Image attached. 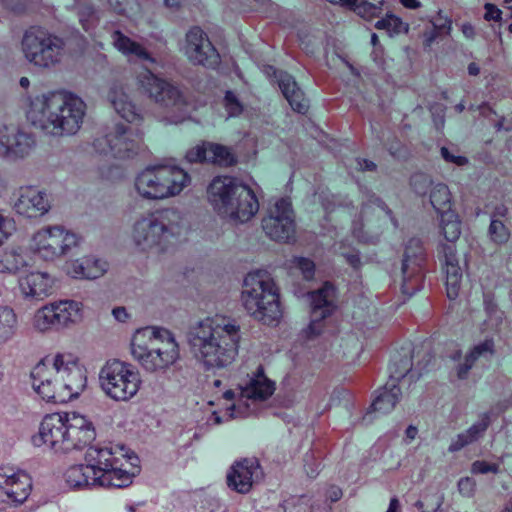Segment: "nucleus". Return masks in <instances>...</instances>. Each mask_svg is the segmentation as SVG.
I'll return each mask as SVG.
<instances>
[{
	"label": "nucleus",
	"instance_id": "nucleus-1",
	"mask_svg": "<svg viewBox=\"0 0 512 512\" xmlns=\"http://www.w3.org/2000/svg\"><path fill=\"white\" fill-rule=\"evenodd\" d=\"M85 463L68 467L63 478L72 489L124 488L132 483L137 471L136 456H128L123 447L92 445L85 453Z\"/></svg>",
	"mask_w": 512,
	"mask_h": 512
},
{
	"label": "nucleus",
	"instance_id": "nucleus-2",
	"mask_svg": "<svg viewBox=\"0 0 512 512\" xmlns=\"http://www.w3.org/2000/svg\"><path fill=\"white\" fill-rule=\"evenodd\" d=\"M187 339L192 354L205 369H223L238 355L241 331L234 320L208 317L190 327Z\"/></svg>",
	"mask_w": 512,
	"mask_h": 512
},
{
	"label": "nucleus",
	"instance_id": "nucleus-3",
	"mask_svg": "<svg viewBox=\"0 0 512 512\" xmlns=\"http://www.w3.org/2000/svg\"><path fill=\"white\" fill-rule=\"evenodd\" d=\"M86 104L66 90H53L30 100L27 118L33 126L52 136L76 134L82 126Z\"/></svg>",
	"mask_w": 512,
	"mask_h": 512
},
{
	"label": "nucleus",
	"instance_id": "nucleus-4",
	"mask_svg": "<svg viewBox=\"0 0 512 512\" xmlns=\"http://www.w3.org/2000/svg\"><path fill=\"white\" fill-rule=\"evenodd\" d=\"M51 369L38 363L31 373L32 387L43 400L65 403L77 398L86 388V370L71 352H57L51 359Z\"/></svg>",
	"mask_w": 512,
	"mask_h": 512
},
{
	"label": "nucleus",
	"instance_id": "nucleus-5",
	"mask_svg": "<svg viewBox=\"0 0 512 512\" xmlns=\"http://www.w3.org/2000/svg\"><path fill=\"white\" fill-rule=\"evenodd\" d=\"M188 230L184 214L166 207L140 215L132 224L130 239L135 248L146 253H163L183 238Z\"/></svg>",
	"mask_w": 512,
	"mask_h": 512
},
{
	"label": "nucleus",
	"instance_id": "nucleus-6",
	"mask_svg": "<svg viewBox=\"0 0 512 512\" xmlns=\"http://www.w3.org/2000/svg\"><path fill=\"white\" fill-rule=\"evenodd\" d=\"M133 358L148 372L165 371L179 359V345L167 329L144 327L138 329L131 341Z\"/></svg>",
	"mask_w": 512,
	"mask_h": 512
},
{
	"label": "nucleus",
	"instance_id": "nucleus-7",
	"mask_svg": "<svg viewBox=\"0 0 512 512\" xmlns=\"http://www.w3.org/2000/svg\"><path fill=\"white\" fill-rule=\"evenodd\" d=\"M207 196L220 216L241 223L249 221L259 210L253 190L229 176L215 177L208 186Z\"/></svg>",
	"mask_w": 512,
	"mask_h": 512
},
{
	"label": "nucleus",
	"instance_id": "nucleus-8",
	"mask_svg": "<svg viewBox=\"0 0 512 512\" xmlns=\"http://www.w3.org/2000/svg\"><path fill=\"white\" fill-rule=\"evenodd\" d=\"M241 302L251 317L265 325H277L282 318L278 287L265 270H255L245 276Z\"/></svg>",
	"mask_w": 512,
	"mask_h": 512
},
{
	"label": "nucleus",
	"instance_id": "nucleus-9",
	"mask_svg": "<svg viewBox=\"0 0 512 512\" xmlns=\"http://www.w3.org/2000/svg\"><path fill=\"white\" fill-rule=\"evenodd\" d=\"M189 174L175 165L148 166L135 178L134 187L144 200L159 201L178 196L189 184Z\"/></svg>",
	"mask_w": 512,
	"mask_h": 512
},
{
	"label": "nucleus",
	"instance_id": "nucleus-10",
	"mask_svg": "<svg viewBox=\"0 0 512 512\" xmlns=\"http://www.w3.org/2000/svg\"><path fill=\"white\" fill-rule=\"evenodd\" d=\"M275 391V383L268 379L261 366L249 377L247 383L239 388L237 399L236 393L227 390L223 397L231 403L226 407L224 417L221 418L218 412H213L211 420L215 424L233 418H246L258 410V403L268 399Z\"/></svg>",
	"mask_w": 512,
	"mask_h": 512
},
{
	"label": "nucleus",
	"instance_id": "nucleus-11",
	"mask_svg": "<svg viewBox=\"0 0 512 512\" xmlns=\"http://www.w3.org/2000/svg\"><path fill=\"white\" fill-rule=\"evenodd\" d=\"M24 59L39 70H53L60 66L67 56L65 40L42 28L27 29L21 39Z\"/></svg>",
	"mask_w": 512,
	"mask_h": 512
},
{
	"label": "nucleus",
	"instance_id": "nucleus-12",
	"mask_svg": "<svg viewBox=\"0 0 512 512\" xmlns=\"http://www.w3.org/2000/svg\"><path fill=\"white\" fill-rule=\"evenodd\" d=\"M440 230L449 244H440L438 257L446 275V292L449 299L459 295L462 270L456 255V242L461 235V221L454 211H446L440 215Z\"/></svg>",
	"mask_w": 512,
	"mask_h": 512
},
{
	"label": "nucleus",
	"instance_id": "nucleus-13",
	"mask_svg": "<svg viewBox=\"0 0 512 512\" xmlns=\"http://www.w3.org/2000/svg\"><path fill=\"white\" fill-rule=\"evenodd\" d=\"M100 387L107 397L127 402L140 390L142 380L138 370L129 363L110 360L99 372Z\"/></svg>",
	"mask_w": 512,
	"mask_h": 512
},
{
	"label": "nucleus",
	"instance_id": "nucleus-14",
	"mask_svg": "<svg viewBox=\"0 0 512 512\" xmlns=\"http://www.w3.org/2000/svg\"><path fill=\"white\" fill-rule=\"evenodd\" d=\"M92 146L98 154L111 155L117 159H130L143 149L142 133L122 123L105 127L93 140Z\"/></svg>",
	"mask_w": 512,
	"mask_h": 512
},
{
	"label": "nucleus",
	"instance_id": "nucleus-15",
	"mask_svg": "<svg viewBox=\"0 0 512 512\" xmlns=\"http://www.w3.org/2000/svg\"><path fill=\"white\" fill-rule=\"evenodd\" d=\"M80 243V237L62 225H48L37 230L29 242V250L46 262L68 255Z\"/></svg>",
	"mask_w": 512,
	"mask_h": 512
},
{
	"label": "nucleus",
	"instance_id": "nucleus-16",
	"mask_svg": "<svg viewBox=\"0 0 512 512\" xmlns=\"http://www.w3.org/2000/svg\"><path fill=\"white\" fill-rule=\"evenodd\" d=\"M136 81L139 89L161 106L180 109L185 104L183 95L176 86L148 69L141 70Z\"/></svg>",
	"mask_w": 512,
	"mask_h": 512
},
{
	"label": "nucleus",
	"instance_id": "nucleus-17",
	"mask_svg": "<svg viewBox=\"0 0 512 512\" xmlns=\"http://www.w3.org/2000/svg\"><path fill=\"white\" fill-rule=\"evenodd\" d=\"M182 51L194 65L215 69L220 64V55L208 35L200 27H192L186 33Z\"/></svg>",
	"mask_w": 512,
	"mask_h": 512
},
{
	"label": "nucleus",
	"instance_id": "nucleus-18",
	"mask_svg": "<svg viewBox=\"0 0 512 512\" xmlns=\"http://www.w3.org/2000/svg\"><path fill=\"white\" fill-rule=\"evenodd\" d=\"M265 234L275 241L288 242L294 237L295 223L291 203L279 199L270 207L268 215L262 220Z\"/></svg>",
	"mask_w": 512,
	"mask_h": 512
},
{
	"label": "nucleus",
	"instance_id": "nucleus-19",
	"mask_svg": "<svg viewBox=\"0 0 512 512\" xmlns=\"http://www.w3.org/2000/svg\"><path fill=\"white\" fill-rule=\"evenodd\" d=\"M425 262V251L419 239L408 241L402 264L403 280L401 289L406 295L412 296L422 288V266Z\"/></svg>",
	"mask_w": 512,
	"mask_h": 512
},
{
	"label": "nucleus",
	"instance_id": "nucleus-20",
	"mask_svg": "<svg viewBox=\"0 0 512 512\" xmlns=\"http://www.w3.org/2000/svg\"><path fill=\"white\" fill-rule=\"evenodd\" d=\"M31 479L14 466H0V498L3 502L22 503L30 494Z\"/></svg>",
	"mask_w": 512,
	"mask_h": 512
},
{
	"label": "nucleus",
	"instance_id": "nucleus-21",
	"mask_svg": "<svg viewBox=\"0 0 512 512\" xmlns=\"http://www.w3.org/2000/svg\"><path fill=\"white\" fill-rule=\"evenodd\" d=\"M35 146L32 135L15 126L0 127V157L20 159L28 156Z\"/></svg>",
	"mask_w": 512,
	"mask_h": 512
},
{
	"label": "nucleus",
	"instance_id": "nucleus-22",
	"mask_svg": "<svg viewBox=\"0 0 512 512\" xmlns=\"http://www.w3.org/2000/svg\"><path fill=\"white\" fill-rule=\"evenodd\" d=\"M311 302V322L308 326V334L315 336L321 332V320L330 316L335 308V288L330 283H325L320 289L309 294Z\"/></svg>",
	"mask_w": 512,
	"mask_h": 512
},
{
	"label": "nucleus",
	"instance_id": "nucleus-23",
	"mask_svg": "<svg viewBox=\"0 0 512 512\" xmlns=\"http://www.w3.org/2000/svg\"><path fill=\"white\" fill-rule=\"evenodd\" d=\"M262 470L255 458H245L235 462L228 474V486L238 493H248L252 486L262 478Z\"/></svg>",
	"mask_w": 512,
	"mask_h": 512
},
{
	"label": "nucleus",
	"instance_id": "nucleus-24",
	"mask_svg": "<svg viewBox=\"0 0 512 512\" xmlns=\"http://www.w3.org/2000/svg\"><path fill=\"white\" fill-rule=\"evenodd\" d=\"M96 437L91 421L76 412L68 413L64 453L81 449Z\"/></svg>",
	"mask_w": 512,
	"mask_h": 512
},
{
	"label": "nucleus",
	"instance_id": "nucleus-25",
	"mask_svg": "<svg viewBox=\"0 0 512 512\" xmlns=\"http://www.w3.org/2000/svg\"><path fill=\"white\" fill-rule=\"evenodd\" d=\"M13 208L20 215L36 218L47 213L50 204L43 191L36 187L25 186L19 188Z\"/></svg>",
	"mask_w": 512,
	"mask_h": 512
},
{
	"label": "nucleus",
	"instance_id": "nucleus-26",
	"mask_svg": "<svg viewBox=\"0 0 512 512\" xmlns=\"http://www.w3.org/2000/svg\"><path fill=\"white\" fill-rule=\"evenodd\" d=\"M68 413L46 415L39 427V437L55 452L64 453Z\"/></svg>",
	"mask_w": 512,
	"mask_h": 512
},
{
	"label": "nucleus",
	"instance_id": "nucleus-27",
	"mask_svg": "<svg viewBox=\"0 0 512 512\" xmlns=\"http://www.w3.org/2000/svg\"><path fill=\"white\" fill-rule=\"evenodd\" d=\"M186 159L190 163L211 162L224 167L236 163L235 155L229 147L211 142H202L191 148L186 153Z\"/></svg>",
	"mask_w": 512,
	"mask_h": 512
},
{
	"label": "nucleus",
	"instance_id": "nucleus-28",
	"mask_svg": "<svg viewBox=\"0 0 512 512\" xmlns=\"http://www.w3.org/2000/svg\"><path fill=\"white\" fill-rule=\"evenodd\" d=\"M19 289L25 299L42 300L52 294L54 279L41 271H32L18 280Z\"/></svg>",
	"mask_w": 512,
	"mask_h": 512
},
{
	"label": "nucleus",
	"instance_id": "nucleus-29",
	"mask_svg": "<svg viewBox=\"0 0 512 512\" xmlns=\"http://www.w3.org/2000/svg\"><path fill=\"white\" fill-rule=\"evenodd\" d=\"M265 72L277 79L279 88L291 108L298 113H305L308 103L294 78L286 72L277 71L272 66L267 67Z\"/></svg>",
	"mask_w": 512,
	"mask_h": 512
},
{
	"label": "nucleus",
	"instance_id": "nucleus-30",
	"mask_svg": "<svg viewBox=\"0 0 512 512\" xmlns=\"http://www.w3.org/2000/svg\"><path fill=\"white\" fill-rule=\"evenodd\" d=\"M108 100L116 113L129 123L142 121L141 110L131 101L121 84H113L108 92Z\"/></svg>",
	"mask_w": 512,
	"mask_h": 512
},
{
	"label": "nucleus",
	"instance_id": "nucleus-31",
	"mask_svg": "<svg viewBox=\"0 0 512 512\" xmlns=\"http://www.w3.org/2000/svg\"><path fill=\"white\" fill-rule=\"evenodd\" d=\"M108 269L106 261L95 257H84L67 263V274L75 279H97Z\"/></svg>",
	"mask_w": 512,
	"mask_h": 512
},
{
	"label": "nucleus",
	"instance_id": "nucleus-32",
	"mask_svg": "<svg viewBox=\"0 0 512 512\" xmlns=\"http://www.w3.org/2000/svg\"><path fill=\"white\" fill-rule=\"evenodd\" d=\"M60 330L70 328L83 318V305L75 300H56L50 302Z\"/></svg>",
	"mask_w": 512,
	"mask_h": 512
},
{
	"label": "nucleus",
	"instance_id": "nucleus-33",
	"mask_svg": "<svg viewBox=\"0 0 512 512\" xmlns=\"http://www.w3.org/2000/svg\"><path fill=\"white\" fill-rule=\"evenodd\" d=\"M111 39L115 49L124 55L129 61L138 60L155 63V59L142 44L132 40L121 31H113Z\"/></svg>",
	"mask_w": 512,
	"mask_h": 512
},
{
	"label": "nucleus",
	"instance_id": "nucleus-34",
	"mask_svg": "<svg viewBox=\"0 0 512 512\" xmlns=\"http://www.w3.org/2000/svg\"><path fill=\"white\" fill-rule=\"evenodd\" d=\"M495 353V344L493 339L474 345L465 355L464 361L456 366V374L459 379H466L469 371L479 359H489Z\"/></svg>",
	"mask_w": 512,
	"mask_h": 512
},
{
	"label": "nucleus",
	"instance_id": "nucleus-35",
	"mask_svg": "<svg viewBox=\"0 0 512 512\" xmlns=\"http://www.w3.org/2000/svg\"><path fill=\"white\" fill-rule=\"evenodd\" d=\"M489 425V415L483 414L477 422L472 424L467 430L457 434L456 437L451 440L448 451L450 453L458 452L464 447L475 443L483 437Z\"/></svg>",
	"mask_w": 512,
	"mask_h": 512
},
{
	"label": "nucleus",
	"instance_id": "nucleus-36",
	"mask_svg": "<svg viewBox=\"0 0 512 512\" xmlns=\"http://www.w3.org/2000/svg\"><path fill=\"white\" fill-rule=\"evenodd\" d=\"M30 265V258L22 247H11L0 252V273L14 275Z\"/></svg>",
	"mask_w": 512,
	"mask_h": 512
},
{
	"label": "nucleus",
	"instance_id": "nucleus-37",
	"mask_svg": "<svg viewBox=\"0 0 512 512\" xmlns=\"http://www.w3.org/2000/svg\"><path fill=\"white\" fill-rule=\"evenodd\" d=\"M401 389L393 380L388 381L379 391V394L373 401L371 407L373 411L387 414L391 412L401 398Z\"/></svg>",
	"mask_w": 512,
	"mask_h": 512
},
{
	"label": "nucleus",
	"instance_id": "nucleus-38",
	"mask_svg": "<svg viewBox=\"0 0 512 512\" xmlns=\"http://www.w3.org/2000/svg\"><path fill=\"white\" fill-rule=\"evenodd\" d=\"M18 331V316L9 305H0V346L11 342Z\"/></svg>",
	"mask_w": 512,
	"mask_h": 512
},
{
	"label": "nucleus",
	"instance_id": "nucleus-39",
	"mask_svg": "<svg viewBox=\"0 0 512 512\" xmlns=\"http://www.w3.org/2000/svg\"><path fill=\"white\" fill-rule=\"evenodd\" d=\"M331 4L352 10L361 18L370 21L381 15L383 2L373 4L365 0H331Z\"/></svg>",
	"mask_w": 512,
	"mask_h": 512
},
{
	"label": "nucleus",
	"instance_id": "nucleus-40",
	"mask_svg": "<svg viewBox=\"0 0 512 512\" xmlns=\"http://www.w3.org/2000/svg\"><path fill=\"white\" fill-rule=\"evenodd\" d=\"M31 325L36 332L43 334L60 331L50 302L34 312Z\"/></svg>",
	"mask_w": 512,
	"mask_h": 512
},
{
	"label": "nucleus",
	"instance_id": "nucleus-41",
	"mask_svg": "<svg viewBox=\"0 0 512 512\" xmlns=\"http://www.w3.org/2000/svg\"><path fill=\"white\" fill-rule=\"evenodd\" d=\"M430 203L435 211L441 215L451 210V195L445 184H435L430 191Z\"/></svg>",
	"mask_w": 512,
	"mask_h": 512
},
{
	"label": "nucleus",
	"instance_id": "nucleus-42",
	"mask_svg": "<svg viewBox=\"0 0 512 512\" xmlns=\"http://www.w3.org/2000/svg\"><path fill=\"white\" fill-rule=\"evenodd\" d=\"M412 370V361L409 352L404 355H395L389 365L390 379L388 381L399 382Z\"/></svg>",
	"mask_w": 512,
	"mask_h": 512
},
{
	"label": "nucleus",
	"instance_id": "nucleus-43",
	"mask_svg": "<svg viewBox=\"0 0 512 512\" xmlns=\"http://www.w3.org/2000/svg\"><path fill=\"white\" fill-rule=\"evenodd\" d=\"M375 28L378 30H385L389 36L407 33L409 25L402 21V19L392 13H387L386 16L375 23Z\"/></svg>",
	"mask_w": 512,
	"mask_h": 512
},
{
	"label": "nucleus",
	"instance_id": "nucleus-44",
	"mask_svg": "<svg viewBox=\"0 0 512 512\" xmlns=\"http://www.w3.org/2000/svg\"><path fill=\"white\" fill-rule=\"evenodd\" d=\"M73 9L79 17V21L85 31H89L95 24V12L88 0H75Z\"/></svg>",
	"mask_w": 512,
	"mask_h": 512
},
{
	"label": "nucleus",
	"instance_id": "nucleus-45",
	"mask_svg": "<svg viewBox=\"0 0 512 512\" xmlns=\"http://www.w3.org/2000/svg\"><path fill=\"white\" fill-rule=\"evenodd\" d=\"M488 234L491 241L498 245L507 243L510 238L509 229L501 220L496 219L495 216L491 217Z\"/></svg>",
	"mask_w": 512,
	"mask_h": 512
},
{
	"label": "nucleus",
	"instance_id": "nucleus-46",
	"mask_svg": "<svg viewBox=\"0 0 512 512\" xmlns=\"http://www.w3.org/2000/svg\"><path fill=\"white\" fill-rule=\"evenodd\" d=\"M289 268L298 270L306 280H311L315 274L314 262L306 257H293L289 260Z\"/></svg>",
	"mask_w": 512,
	"mask_h": 512
},
{
	"label": "nucleus",
	"instance_id": "nucleus-47",
	"mask_svg": "<svg viewBox=\"0 0 512 512\" xmlns=\"http://www.w3.org/2000/svg\"><path fill=\"white\" fill-rule=\"evenodd\" d=\"M433 27L430 30H426L423 34L424 37V45L426 47H430L433 42L438 38L441 32L445 31L449 34L451 30V21L445 19L444 23L438 24L436 22H432Z\"/></svg>",
	"mask_w": 512,
	"mask_h": 512
},
{
	"label": "nucleus",
	"instance_id": "nucleus-48",
	"mask_svg": "<svg viewBox=\"0 0 512 512\" xmlns=\"http://www.w3.org/2000/svg\"><path fill=\"white\" fill-rule=\"evenodd\" d=\"M15 231L14 219L0 212V247L10 239Z\"/></svg>",
	"mask_w": 512,
	"mask_h": 512
},
{
	"label": "nucleus",
	"instance_id": "nucleus-49",
	"mask_svg": "<svg viewBox=\"0 0 512 512\" xmlns=\"http://www.w3.org/2000/svg\"><path fill=\"white\" fill-rule=\"evenodd\" d=\"M224 107L229 117H236L243 111V105L232 91H227L224 97Z\"/></svg>",
	"mask_w": 512,
	"mask_h": 512
},
{
	"label": "nucleus",
	"instance_id": "nucleus-50",
	"mask_svg": "<svg viewBox=\"0 0 512 512\" xmlns=\"http://www.w3.org/2000/svg\"><path fill=\"white\" fill-rule=\"evenodd\" d=\"M457 489L463 497L471 498L476 491V482L471 477H462L457 483Z\"/></svg>",
	"mask_w": 512,
	"mask_h": 512
},
{
	"label": "nucleus",
	"instance_id": "nucleus-51",
	"mask_svg": "<svg viewBox=\"0 0 512 512\" xmlns=\"http://www.w3.org/2000/svg\"><path fill=\"white\" fill-rule=\"evenodd\" d=\"M471 472L473 474H487V473H498L499 465L496 463H488L486 461L477 460L471 465Z\"/></svg>",
	"mask_w": 512,
	"mask_h": 512
},
{
	"label": "nucleus",
	"instance_id": "nucleus-52",
	"mask_svg": "<svg viewBox=\"0 0 512 512\" xmlns=\"http://www.w3.org/2000/svg\"><path fill=\"white\" fill-rule=\"evenodd\" d=\"M429 183V179L422 174L414 175L411 178V185L414 188L415 192L419 195H423L426 193V188Z\"/></svg>",
	"mask_w": 512,
	"mask_h": 512
},
{
	"label": "nucleus",
	"instance_id": "nucleus-53",
	"mask_svg": "<svg viewBox=\"0 0 512 512\" xmlns=\"http://www.w3.org/2000/svg\"><path fill=\"white\" fill-rule=\"evenodd\" d=\"M441 155L445 159V161L454 163L457 166H463L465 165L468 160L464 156H455L446 147L441 148Z\"/></svg>",
	"mask_w": 512,
	"mask_h": 512
},
{
	"label": "nucleus",
	"instance_id": "nucleus-54",
	"mask_svg": "<svg viewBox=\"0 0 512 512\" xmlns=\"http://www.w3.org/2000/svg\"><path fill=\"white\" fill-rule=\"evenodd\" d=\"M111 9L118 13L124 14L127 8L134 2V0H107Z\"/></svg>",
	"mask_w": 512,
	"mask_h": 512
},
{
	"label": "nucleus",
	"instance_id": "nucleus-55",
	"mask_svg": "<svg viewBox=\"0 0 512 512\" xmlns=\"http://www.w3.org/2000/svg\"><path fill=\"white\" fill-rule=\"evenodd\" d=\"M484 8H485V14H484L485 20H487V21H491V20L498 21V20L501 19L502 12L494 4L487 3V4H485Z\"/></svg>",
	"mask_w": 512,
	"mask_h": 512
},
{
	"label": "nucleus",
	"instance_id": "nucleus-56",
	"mask_svg": "<svg viewBox=\"0 0 512 512\" xmlns=\"http://www.w3.org/2000/svg\"><path fill=\"white\" fill-rule=\"evenodd\" d=\"M354 163L356 165L355 168L360 171H373L376 169L375 163L366 159L357 158Z\"/></svg>",
	"mask_w": 512,
	"mask_h": 512
},
{
	"label": "nucleus",
	"instance_id": "nucleus-57",
	"mask_svg": "<svg viewBox=\"0 0 512 512\" xmlns=\"http://www.w3.org/2000/svg\"><path fill=\"white\" fill-rule=\"evenodd\" d=\"M342 495H343L342 490L338 486H335V485H331L326 491V497L331 502L339 501L341 499Z\"/></svg>",
	"mask_w": 512,
	"mask_h": 512
},
{
	"label": "nucleus",
	"instance_id": "nucleus-58",
	"mask_svg": "<svg viewBox=\"0 0 512 512\" xmlns=\"http://www.w3.org/2000/svg\"><path fill=\"white\" fill-rule=\"evenodd\" d=\"M112 314L114 318L119 322H126L129 318V314L127 313L124 307H116L112 310Z\"/></svg>",
	"mask_w": 512,
	"mask_h": 512
},
{
	"label": "nucleus",
	"instance_id": "nucleus-59",
	"mask_svg": "<svg viewBox=\"0 0 512 512\" xmlns=\"http://www.w3.org/2000/svg\"><path fill=\"white\" fill-rule=\"evenodd\" d=\"M461 31H462L463 35L465 36V38L470 39V40L475 38L476 32H475V28L472 24L463 23L461 25Z\"/></svg>",
	"mask_w": 512,
	"mask_h": 512
},
{
	"label": "nucleus",
	"instance_id": "nucleus-60",
	"mask_svg": "<svg viewBox=\"0 0 512 512\" xmlns=\"http://www.w3.org/2000/svg\"><path fill=\"white\" fill-rule=\"evenodd\" d=\"M399 2L407 9H418L422 6L419 0H399Z\"/></svg>",
	"mask_w": 512,
	"mask_h": 512
},
{
	"label": "nucleus",
	"instance_id": "nucleus-61",
	"mask_svg": "<svg viewBox=\"0 0 512 512\" xmlns=\"http://www.w3.org/2000/svg\"><path fill=\"white\" fill-rule=\"evenodd\" d=\"M417 433L418 429L413 425H409L405 431L406 439L409 440V442H411L416 438Z\"/></svg>",
	"mask_w": 512,
	"mask_h": 512
},
{
	"label": "nucleus",
	"instance_id": "nucleus-62",
	"mask_svg": "<svg viewBox=\"0 0 512 512\" xmlns=\"http://www.w3.org/2000/svg\"><path fill=\"white\" fill-rule=\"evenodd\" d=\"M386 512H400V503L397 498H392L389 503L388 510Z\"/></svg>",
	"mask_w": 512,
	"mask_h": 512
},
{
	"label": "nucleus",
	"instance_id": "nucleus-63",
	"mask_svg": "<svg viewBox=\"0 0 512 512\" xmlns=\"http://www.w3.org/2000/svg\"><path fill=\"white\" fill-rule=\"evenodd\" d=\"M346 259H347V262L353 266V267H357L359 264H360V257L358 254H348L346 256Z\"/></svg>",
	"mask_w": 512,
	"mask_h": 512
},
{
	"label": "nucleus",
	"instance_id": "nucleus-64",
	"mask_svg": "<svg viewBox=\"0 0 512 512\" xmlns=\"http://www.w3.org/2000/svg\"><path fill=\"white\" fill-rule=\"evenodd\" d=\"M467 70L471 76H477L480 73V67L475 62L469 63Z\"/></svg>",
	"mask_w": 512,
	"mask_h": 512
}]
</instances>
